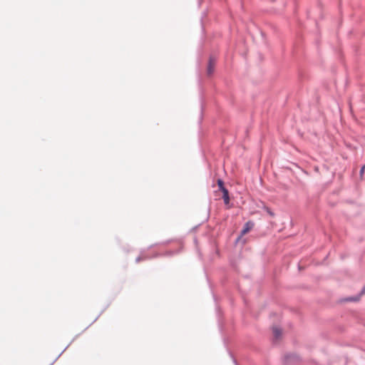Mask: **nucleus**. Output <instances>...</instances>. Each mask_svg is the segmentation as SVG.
<instances>
[{"instance_id":"obj_13","label":"nucleus","mask_w":365,"mask_h":365,"mask_svg":"<svg viewBox=\"0 0 365 365\" xmlns=\"http://www.w3.org/2000/svg\"><path fill=\"white\" fill-rule=\"evenodd\" d=\"M217 313H218V314H220V309H219V308H218V307H217Z\"/></svg>"},{"instance_id":"obj_2","label":"nucleus","mask_w":365,"mask_h":365,"mask_svg":"<svg viewBox=\"0 0 365 365\" xmlns=\"http://www.w3.org/2000/svg\"><path fill=\"white\" fill-rule=\"evenodd\" d=\"M215 59L210 56L209 58L208 67H207V74L211 75L214 71V65H215Z\"/></svg>"},{"instance_id":"obj_9","label":"nucleus","mask_w":365,"mask_h":365,"mask_svg":"<svg viewBox=\"0 0 365 365\" xmlns=\"http://www.w3.org/2000/svg\"><path fill=\"white\" fill-rule=\"evenodd\" d=\"M364 169H365V166H363V167L360 169V171H359V174H360V175H362L364 174Z\"/></svg>"},{"instance_id":"obj_4","label":"nucleus","mask_w":365,"mask_h":365,"mask_svg":"<svg viewBox=\"0 0 365 365\" xmlns=\"http://www.w3.org/2000/svg\"><path fill=\"white\" fill-rule=\"evenodd\" d=\"M150 257H148V255L146 254L145 251H142L140 252V255L136 257L135 262L138 263L142 260H145V259H150Z\"/></svg>"},{"instance_id":"obj_6","label":"nucleus","mask_w":365,"mask_h":365,"mask_svg":"<svg viewBox=\"0 0 365 365\" xmlns=\"http://www.w3.org/2000/svg\"><path fill=\"white\" fill-rule=\"evenodd\" d=\"M222 198L224 200L225 204H228L230 202V196L228 191L225 192V194L222 195Z\"/></svg>"},{"instance_id":"obj_1","label":"nucleus","mask_w":365,"mask_h":365,"mask_svg":"<svg viewBox=\"0 0 365 365\" xmlns=\"http://www.w3.org/2000/svg\"><path fill=\"white\" fill-rule=\"evenodd\" d=\"M253 226H254V223L252 222H251V221L247 222L245 224L244 227L241 231V235H244L247 232H249L253 227Z\"/></svg>"},{"instance_id":"obj_8","label":"nucleus","mask_w":365,"mask_h":365,"mask_svg":"<svg viewBox=\"0 0 365 365\" xmlns=\"http://www.w3.org/2000/svg\"><path fill=\"white\" fill-rule=\"evenodd\" d=\"M359 299V296L354 297H348L345 300L347 302H356Z\"/></svg>"},{"instance_id":"obj_10","label":"nucleus","mask_w":365,"mask_h":365,"mask_svg":"<svg viewBox=\"0 0 365 365\" xmlns=\"http://www.w3.org/2000/svg\"><path fill=\"white\" fill-rule=\"evenodd\" d=\"M267 211L269 215L274 216V213L269 208L267 209Z\"/></svg>"},{"instance_id":"obj_7","label":"nucleus","mask_w":365,"mask_h":365,"mask_svg":"<svg viewBox=\"0 0 365 365\" xmlns=\"http://www.w3.org/2000/svg\"><path fill=\"white\" fill-rule=\"evenodd\" d=\"M174 254L173 252L172 251H170V252H167L164 254H162V255H164V256H170V255H173ZM161 255V254H158V253H156L153 257H158Z\"/></svg>"},{"instance_id":"obj_5","label":"nucleus","mask_w":365,"mask_h":365,"mask_svg":"<svg viewBox=\"0 0 365 365\" xmlns=\"http://www.w3.org/2000/svg\"><path fill=\"white\" fill-rule=\"evenodd\" d=\"M217 182L219 190L222 192L223 195L225 194V191H228V190L225 187L224 181L222 179H218Z\"/></svg>"},{"instance_id":"obj_12","label":"nucleus","mask_w":365,"mask_h":365,"mask_svg":"<svg viewBox=\"0 0 365 365\" xmlns=\"http://www.w3.org/2000/svg\"><path fill=\"white\" fill-rule=\"evenodd\" d=\"M233 361L235 363V365H238L237 363V361L235 360V359L233 358Z\"/></svg>"},{"instance_id":"obj_3","label":"nucleus","mask_w":365,"mask_h":365,"mask_svg":"<svg viewBox=\"0 0 365 365\" xmlns=\"http://www.w3.org/2000/svg\"><path fill=\"white\" fill-rule=\"evenodd\" d=\"M273 335L275 340H278L282 336V329L279 327H274L272 328Z\"/></svg>"},{"instance_id":"obj_11","label":"nucleus","mask_w":365,"mask_h":365,"mask_svg":"<svg viewBox=\"0 0 365 365\" xmlns=\"http://www.w3.org/2000/svg\"><path fill=\"white\" fill-rule=\"evenodd\" d=\"M364 294H365V286L362 288V289H361V291L360 292L359 296H361V295H362Z\"/></svg>"}]
</instances>
